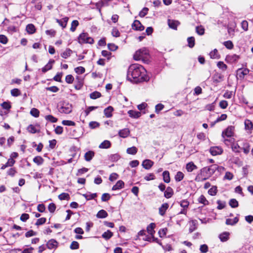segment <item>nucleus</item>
Returning <instances> with one entry per match:
<instances>
[{
	"mask_svg": "<svg viewBox=\"0 0 253 253\" xmlns=\"http://www.w3.org/2000/svg\"><path fill=\"white\" fill-rule=\"evenodd\" d=\"M204 170V168L202 169L199 173L197 174L195 178V180L197 181H203L207 179H208L209 177H210L209 174L208 173V171L206 172H203V170Z\"/></svg>",
	"mask_w": 253,
	"mask_h": 253,
	"instance_id": "nucleus-4",
	"label": "nucleus"
},
{
	"mask_svg": "<svg viewBox=\"0 0 253 253\" xmlns=\"http://www.w3.org/2000/svg\"><path fill=\"white\" fill-rule=\"evenodd\" d=\"M230 233L228 232H224L220 234L218 237L222 242H225L228 240L229 239Z\"/></svg>",
	"mask_w": 253,
	"mask_h": 253,
	"instance_id": "nucleus-12",
	"label": "nucleus"
},
{
	"mask_svg": "<svg viewBox=\"0 0 253 253\" xmlns=\"http://www.w3.org/2000/svg\"><path fill=\"white\" fill-rule=\"evenodd\" d=\"M163 180L166 183L170 182L169 173L168 171H165L163 173Z\"/></svg>",
	"mask_w": 253,
	"mask_h": 253,
	"instance_id": "nucleus-37",
	"label": "nucleus"
},
{
	"mask_svg": "<svg viewBox=\"0 0 253 253\" xmlns=\"http://www.w3.org/2000/svg\"><path fill=\"white\" fill-rule=\"evenodd\" d=\"M169 207V205L168 203H164L162 204L159 209V214L161 215H164Z\"/></svg>",
	"mask_w": 253,
	"mask_h": 253,
	"instance_id": "nucleus-16",
	"label": "nucleus"
},
{
	"mask_svg": "<svg viewBox=\"0 0 253 253\" xmlns=\"http://www.w3.org/2000/svg\"><path fill=\"white\" fill-rule=\"evenodd\" d=\"M46 219L45 217H42L37 220L36 225L39 226L43 224L46 222Z\"/></svg>",
	"mask_w": 253,
	"mask_h": 253,
	"instance_id": "nucleus-63",
	"label": "nucleus"
},
{
	"mask_svg": "<svg viewBox=\"0 0 253 253\" xmlns=\"http://www.w3.org/2000/svg\"><path fill=\"white\" fill-rule=\"evenodd\" d=\"M210 152L212 156H216L221 154L223 149L219 146H213L210 148Z\"/></svg>",
	"mask_w": 253,
	"mask_h": 253,
	"instance_id": "nucleus-8",
	"label": "nucleus"
},
{
	"mask_svg": "<svg viewBox=\"0 0 253 253\" xmlns=\"http://www.w3.org/2000/svg\"><path fill=\"white\" fill-rule=\"evenodd\" d=\"M114 109L112 106H109L105 108L104 110V113L105 116L107 118H110L112 116V112Z\"/></svg>",
	"mask_w": 253,
	"mask_h": 253,
	"instance_id": "nucleus-20",
	"label": "nucleus"
},
{
	"mask_svg": "<svg viewBox=\"0 0 253 253\" xmlns=\"http://www.w3.org/2000/svg\"><path fill=\"white\" fill-rule=\"evenodd\" d=\"M75 71L78 74H82L84 73L85 69L83 67H78L75 69Z\"/></svg>",
	"mask_w": 253,
	"mask_h": 253,
	"instance_id": "nucleus-59",
	"label": "nucleus"
},
{
	"mask_svg": "<svg viewBox=\"0 0 253 253\" xmlns=\"http://www.w3.org/2000/svg\"><path fill=\"white\" fill-rule=\"evenodd\" d=\"M58 198L60 200H69L70 199V196L68 193H62L58 196Z\"/></svg>",
	"mask_w": 253,
	"mask_h": 253,
	"instance_id": "nucleus-45",
	"label": "nucleus"
},
{
	"mask_svg": "<svg viewBox=\"0 0 253 253\" xmlns=\"http://www.w3.org/2000/svg\"><path fill=\"white\" fill-rule=\"evenodd\" d=\"M217 204H218L217 208L218 210L223 209L225 207V205H226V203L225 202H223L220 200H218L217 201Z\"/></svg>",
	"mask_w": 253,
	"mask_h": 253,
	"instance_id": "nucleus-60",
	"label": "nucleus"
},
{
	"mask_svg": "<svg viewBox=\"0 0 253 253\" xmlns=\"http://www.w3.org/2000/svg\"><path fill=\"white\" fill-rule=\"evenodd\" d=\"M27 130L29 132L32 133H35L38 131L36 126L33 125H29L27 127Z\"/></svg>",
	"mask_w": 253,
	"mask_h": 253,
	"instance_id": "nucleus-50",
	"label": "nucleus"
},
{
	"mask_svg": "<svg viewBox=\"0 0 253 253\" xmlns=\"http://www.w3.org/2000/svg\"><path fill=\"white\" fill-rule=\"evenodd\" d=\"M54 60L53 59H50L48 63L43 67L42 70L43 73H45L47 71L50 70L52 67V64L54 63Z\"/></svg>",
	"mask_w": 253,
	"mask_h": 253,
	"instance_id": "nucleus-17",
	"label": "nucleus"
},
{
	"mask_svg": "<svg viewBox=\"0 0 253 253\" xmlns=\"http://www.w3.org/2000/svg\"><path fill=\"white\" fill-rule=\"evenodd\" d=\"M72 104H71L69 103H66V102H64L62 104V105L61 106V107L59 109V111L61 113H65V114H69V113H71L72 112Z\"/></svg>",
	"mask_w": 253,
	"mask_h": 253,
	"instance_id": "nucleus-5",
	"label": "nucleus"
},
{
	"mask_svg": "<svg viewBox=\"0 0 253 253\" xmlns=\"http://www.w3.org/2000/svg\"><path fill=\"white\" fill-rule=\"evenodd\" d=\"M168 25L169 28L174 30L177 29V27L179 25L180 23L176 20L169 19L168 21Z\"/></svg>",
	"mask_w": 253,
	"mask_h": 253,
	"instance_id": "nucleus-14",
	"label": "nucleus"
},
{
	"mask_svg": "<svg viewBox=\"0 0 253 253\" xmlns=\"http://www.w3.org/2000/svg\"><path fill=\"white\" fill-rule=\"evenodd\" d=\"M30 114L34 117L37 118L39 116L40 112L37 109L33 108L31 110Z\"/></svg>",
	"mask_w": 253,
	"mask_h": 253,
	"instance_id": "nucleus-47",
	"label": "nucleus"
},
{
	"mask_svg": "<svg viewBox=\"0 0 253 253\" xmlns=\"http://www.w3.org/2000/svg\"><path fill=\"white\" fill-rule=\"evenodd\" d=\"M72 53V50H71L69 48H67L66 49V50L64 52H63L61 54V56H62V57H63L65 59H66L71 56Z\"/></svg>",
	"mask_w": 253,
	"mask_h": 253,
	"instance_id": "nucleus-38",
	"label": "nucleus"
},
{
	"mask_svg": "<svg viewBox=\"0 0 253 253\" xmlns=\"http://www.w3.org/2000/svg\"><path fill=\"white\" fill-rule=\"evenodd\" d=\"M45 119L46 120L51 123H56L57 121V119L51 115L45 116Z\"/></svg>",
	"mask_w": 253,
	"mask_h": 253,
	"instance_id": "nucleus-51",
	"label": "nucleus"
},
{
	"mask_svg": "<svg viewBox=\"0 0 253 253\" xmlns=\"http://www.w3.org/2000/svg\"><path fill=\"white\" fill-rule=\"evenodd\" d=\"M167 231L168 229L167 228L161 229L159 231V236L161 238L165 236L167 234Z\"/></svg>",
	"mask_w": 253,
	"mask_h": 253,
	"instance_id": "nucleus-61",
	"label": "nucleus"
},
{
	"mask_svg": "<svg viewBox=\"0 0 253 253\" xmlns=\"http://www.w3.org/2000/svg\"><path fill=\"white\" fill-rule=\"evenodd\" d=\"M68 20L69 18L68 17H65L62 19H56L55 20L60 26H61L63 28H65L67 26Z\"/></svg>",
	"mask_w": 253,
	"mask_h": 253,
	"instance_id": "nucleus-13",
	"label": "nucleus"
},
{
	"mask_svg": "<svg viewBox=\"0 0 253 253\" xmlns=\"http://www.w3.org/2000/svg\"><path fill=\"white\" fill-rule=\"evenodd\" d=\"M130 131L128 128H124L120 130L119 132V135L122 138H126L129 134Z\"/></svg>",
	"mask_w": 253,
	"mask_h": 253,
	"instance_id": "nucleus-21",
	"label": "nucleus"
},
{
	"mask_svg": "<svg viewBox=\"0 0 253 253\" xmlns=\"http://www.w3.org/2000/svg\"><path fill=\"white\" fill-rule=\"evenodd\" d=\"M111 145L110 141L106 140L99 145V148L100 149H107L110 147Z\"/></svg>",
	"mask_w": 253,
	"mask_h": 253,
	"instance_id": "nucleus-27",
	"label": "nucleus"
},
{
	"mask_svg": "<svg viewBox=\"0 0 253 253\" xmlns=\"http://www.w3.org/2000/svg\"><path fill=\"white\" fill-rule=\"evenodd\" d=\"M245 128L246 130H252L253 129V123L248 119H246L244 122Z\"/></svg>",
	"mask_w": 253,
	"mask_h": 253,
	"instance_id": "nucleus-29",
	"label": "nucleus"
},
{
	"mask_svg": "<svg viewBox=\"0 0 253 253\" xmlns=\"http://www.w3.org/2000/svg\"><path fill=\"white\" fill-rule=\"evenodd\" d=\"M223 141L226 146H229L230 145L231 146L232 145L233 142H234L235 139L232 137H227V138L224 137V138H223Z\"/></svg>",
	"mask_w": 253,
	"mask_h": 253,
	"instance_id": "nucleus-30",
	"label": "nucleus"
},
{
	"mask_svg": "<svg viewBox=\"0 0 253 253\" xmlns=\"http://www.w3.org/2000/svg\"><path fill=\"white\" fill-rule=\"evenodd\" d=\"M148 56V50L146 48L144 47L137 50L135 52L133 55V58L135 60H142L145 61L147 59Z\"/></svg>",
	"mask_w": 253,
	"mask_h": 253,
	"instance_id": "nucleus-2",
	"label": "nucleus"
},
{
	"mask_svg": "<svg viewBox=\"0 0 253 253\" xmlns=\"http://www.w3.org/2000/svg\"><path fill=\"white\" fill-rule=\"evenodd\" d=\"M11 94L13 96H18L20 95V91L17 88L11 90Z\"/></svg>",
	"mask_w": 253,
	"mask_h": 253,
	"instance_id": "nucleus-64",
	"label": "nucleus"
},
{
	"mask_svg": "<svg viewBox=\"0 0 253 253\" xmlns=\"http://www.w3.org/2000/svg\"><path fill=\"white\" fill-rule=\"evenodd\" d=\"M217 192V187L215 186H212L208 191V193L211 196H214Z\"/></svg>",
	"mask_w": 253,
	"mask_h": 253,
	"instance_id": "nucleus-44",
	"label": "nucleus"
},
{
	"mask_svg": "<svg viewBox=\"0 0 253 253\" xmlns=\"http://www.w3.org/2000/svg\"><path fill=\"white\" fill-rule=\"evenodd\" d=\"M26 30L29 34H33L36 32V28L33 24H29L27 25Z\"/></svg>",
	"mask_w": 253,
	"mask_h": 253,
	"instance_id": "nucleus-26",
	"label": "nucleus"
},
{
	"mask_svg": "<svg viewBox=\"0 0 253 253\" xmlns=\"http://www.w3.org/2000/svg\"><path fill=\"white\" fill-rule=\"evenodd\" d=\"M173 189L170 187H168L166 189V190L165 191L164 196L166 198L168 199V198L171 197V196L173 195Z\"/></svg>",
	"mask_w": 253,
	"mask_h": 253,
	"instance_id": "nucleus-24",
	"label": "nucleus"
},
{
	"mask_svg": "<svg viewBox=\"0 0 253 253\" xmlns=\"http://www.w3.org/2000/svg\"><path fill=\"white\" fill-rule=\"evenodd\" d=\"M234 127L232 126H228L226 129L222 131V137H232L234 135Z\"/></svg>",
	"mask_w": 253,
	"mask_h": 253,
	"instance_id": "nucleus-6",
	"label": "nucleus"
},
{
	"mask_svg": "<svg viewBox=\"0 0 253 253\" xmlns=\"http://www.w3.org/2000/svg\"><path fill=\"white\" fill-rule=\"evenodd\" d=\"M132 27L133 29L140 31H143L144 29V27L141 24L139 21L137 20L133 22L132 24Z\"/></svg>",
	"mask_w": 253,
	"mask_h": 253,
	"instance_id": "nucleus-9",
	"label": "nucleus"
},
{
	"mask_svg": "<svg viewBox=\"0 0 253 253\" xmlns=\"http://www.w3.org/2000/svg\"><path fill=\"white\" fill-rule=\"evenodd\" d=\"M127 79L131 83H137L149 80L146 75V70L141 65L134 64L131 65L127 70Z\"/></svg>",
	"mask_w": 253,
	"mask_h": 253,
	"instance_id": "nucleus-1",
	"label": "nucleus"
},
{
	"mask_svg": "<svg viewBox=\"0 0 253 253\" xmlns=\"http://www.w3.org/2000/svg\"><path fill=\"white\" fill-rule=\"evenodd\" d=\"M57 242L54 239H51L49 240L46 244V247H47V248L50 250L56 248L57 247Z\"/></svg>",
	"mask_w": 253,
	"mask_h": 253,
	"instance_id": "nucleus-15",
	"label": "nucleus"
},
{
	"mask_svg": "<svg viewBox=\"0 0 253 253\" xmlns=\"http://www.w3.org/2000/svg\"><path fill=\"white\" fill-rule=\"evenodd\" d=\"M137 152V149L136 147L133 146L128 148L126 150L127 153L131 155H135Z\"/></svg>",
	"mask_w": 253,
	"mask_h": 253,
	"instance_id": "nucleus-40",
	"label": "nucleus"
},
{
	"mask_svg": "<svg viewBox=\"0 0 253 253\" xmlns=\"http://www.w3.org/2000/svg\"><path fill=\"white\" fill-rule=\"evenodd\" d=\"M79 24V23L78 21L76 20H73L71 23V27L70 28L71 31L74 32L76 30V28L78 27Z\"/></svg>",
	"mask_w": 253,
	"mask_h": 253,
	"instance_id": "nucleus-46",
	"label": "nucleus"
},
{
	"mask_svg": "<svg viewBox=\"0 0 253 253\" xmlns=\"http://www.w3.org/2000/svg\"><path fill=\"white\" fill-rule=\"evenodd\" d=\"M90 97L92 99H96L98 98H99L101 96V94L100 92L95 91L90 94Z\"/></svg>",
	"mask_w": 253,
	"mask_h": 253,
	"instance_id": "nucleus-39",
	"label": "nucleus"
},
{
	"mask_svg": "<svg viewBox=\"0 0 253 253\" xmlns=\"http://www.w3.org/2000/svg\"><path fill=\"white\" fill-rule=\"evenodd\" d=\"M198 202L200 203L204 204V205H207L209 203L208 201L206 199L204 195H201V196L198 199Z\"/></svg>",
	"mask_w": 253,
	"mask_h": 253,
	"instance_id": "nucleus-49",
	"label": "nucleus"
},
{
	"mask_svg": "<svg viewBox=\"0 0 253 253\" xmlns=\"http://www.w3.org/2000/svg\"><path fill=\"white\" fill-rule=\"evenodd\" d=\"M62 124L65 126H75L76 124L74 122L69 120H63Z\"/></svg>",
	"mask_w": 253,
	"mask_h": 253,
	"instance_id": "nucleus-55",
	"label": "nucleus"
},
{
	"mask_svg": "<svg viewBox=\"0 0 253 253\" xmlns=\"http://www.w3.org/2000/svg\"><path fill=\"white\" fill-rule=\"evenodd\" d=\"M217 66L222 71H225L227 68V65L222 61H219L217 63Z\"/></svg>",
	"mask_w": 253,
	"mask_h": 253,
	"instance_id": "nucleus-48",
	"label": "nucleus"
},
{
	"mask_svg": "<svg viewBox=\"0 0 253 253\" xmlns=\"http://www.w3.org/2000/svg\"><path fill=\"white\" fill-rule=\"evenodd\" d=\"M210 55L212 59H219L220 58V55L216 49H214L213 50L211 51L210 53Z\"/></svg>",
	"mask_w": 253,
	"mask_h": 253,
	"instance_id": "nucleus-36",
	"label": "nucleus"
},
{
	"mask_svg": "<svg viewBox=\"0 0 253 253\" xmlns=\"http://www.w3.org/2000/svg\"><path fill=\"white\" fill-rule=\"evenodd\" d=\"M98 107L97 106H89L84 111L85 116H87L88 115L89 113L92 111L97 109Z\"/></svg>",
	"mask_w": 253,
	"mask_h": 253,
	"instance_id": "nucleus-54",
	"label": "nucleus"
},
{
	"mask_svg": "<svg viewBox=\"0 0 253 253\" xmlns=\"http://www.w3.org/2000/svg\"><path fill=\"white\" fill-rule=\"evenodd\" d=\"M33 161L38 165H41L43 163V159L41 156H37L34 158Z\"/></svg>",
	"mask_w": 253,
	"mask_h": 253,
	"instance_id": "nucleus-43",
	"label": "nucleus"
},
{
	"mask_svg": "<svg viewBox=\"0 0 253 253\" xmlns=\"http://www.w3.org/2000/svg\"><path fill=\"white\" fill-rule=\"evenodd\" d=\"M187 42L188 43V46L189 47H193L195 45V38L193 37H190L188 38Z\"/></svg>",
	"mask_w": 253,
	"mask_h": 253,
	"instance_id": "nucleus-41",
	"label": "nucleus"
},
{
	"mask_svg": "<svg viewBox=\"0 0 253 253\" xmlns=\"http://www.w3.org/2000/svg\"><path fill=\"white\" fill-rule=\"evenodd\" d=\"M228 105V102L226 100H221L219 103V107L223 109H226Z\"/></svg>",
	"mask_w": 253,
	"mask_h": 253,
	"instance_id": "nucleus-57",
	"label": "nucleus"
},
{
	"mask_svg": "<svg viewBox=\"0 0 253 253\" xmlns=\"http://www.w3.org/2000/svg\"><path fill=\"white\" fill-rule=\"evenodd\" d=\"M250 70L247 68H240L237 70V75L240 78H244L245 75L249 74Z\"/></svg>",
	"mask_w": 253,
	"mask_h": 253,
	"instance_id": "nucleus-10",
	"label": "nucleus"
},
{
	"mask_svg": "<svg viewBox=\"0 0 253 253\" xmlns=\"http://www.w3.org/2000/svg\"><path fill=\"white\" fill-rule=\"evenodd\" d=\"M120 157L119 155L117 154H113L109 156V160L112 162H116L119 159Z\"/></svg>",
	"mask_w": 253,
	"mask_h": 253,
	"instance_id": "nucleus-56",
	"label": "nucleus"
},
{
	"mask_svg": "<svg viewBox=\"0 0 253 253\" xmlns=\"http://www.w3.org/2000/svg\"><path fill=\"white\" fill-rule=\"evenodd\" d=\"M223 44L228 49H231L233 47V44L230 41L224 42Z\"/></svg>",
	"mask_w": 253,
	"mask_h": 253,
	"instance_id": "nucleus-58",
	"label": "nucleus"
},
{
	"mask_svg": "<svg viewBox=\"0 0 253 253\" xmlns=\"http://www.w3.org/2000/svg\"><path fill=\"white\" fill-rule=\"evenodd\" d=\"M128 114L129 117H130L131 118H134V119L138 118L141 115L140 112L136 111H134V110L128 111Z\"/></svg>",
	"mask_w": 253,
	"mask_h": 253,
	"instance_id": "nucleus-22",
	"label": "nucleus"
},
{
	"mask_svg": "<svg viewBox=\"0 0 253 253\" xmlns=\"http://www.w3.org/2000/svg\"><path fill=\"white\" fill-rule=\"evenodd\" d=\"M197 168L193 162H190L186 165V169L188 172H191Z\"/></svg>",
	"mask_w": 253,
	"mask_h": 253,
	"instance_id": "nucleus-33",
	"label": "nucleus"
},
{
	"mask_svg": "<svg viewBox=\"0 0 253 253\" xmlns=\"http://www.w3.org/2000/svg\"><path fill=\"white\" fill-rule=\"evenodd\" d=\"M95 153L92 151H88L84 154V159L86 161L89 162L94 156Z\"/></svg>",
	"mask_w": 253,
	"mask_h": 253,
	"instance_id": "nucleus-19",
	"label": "nucleus"
},
{
	"mask_svg": "<svg viewBox=\"0 0 253 253\" xmlns=\"http://www.w3.org/2000/svg\"><path fill=\"white\" fill-rule=\"evenodd\" d=\"M83 196L86 199V200H90L94 199L97 197L96 193L91 194L89 192L83 194Z\"/></svg>",
	"mask_w": 253,
	"mask_h": 253,
	"instance_id": "nucleus-32",
	"label": "nucleus"
},
{
	"mask_svg": "<svg viewBox=\"0 0 253 253\" xmlns=\"http://www.w3.org/2000/svg\"><path fill=\"white\" fill-rule=\"evenodd\" d=\"M78 42L81 44L84 43L92 44L94 40L91 37H89L87 33H82L78 37Z\"/></svg>",
	"mask_w": 253,
	"mask_h": 253,
	"instance_id": "nucleus-3",
	"label": "nucleus"
},
{
	"mask_svg": "<svg viewBox=\"0 0 253 253\" xmlns=\"http://www.w3.org/2000/svg\"><path fill=\"white\" fill-rule=\"evenodd\" d=\"M155 227L156 224L154 223H151L147 227V231L148 233L152 236H153L155 232L154 231Z\"/></svg>",
	"mask_w": 253,
	"mask_h": 253,
	"instance_id": "nucleus-23",
	"label": "nucleus"
},
{
	"mask_svg": "<svg viewBox=\"0 0 253 253\" xmlns=\"http://www.w3.org/2000/svg\"><path fill=\"white\" fill-rule=\"evenodd\" d=\"M70 249L72 250H77L79 248V244L77 241H73L70 245Z\"/></svg>",
	"mask_w": 253,
	"mask_h": 253,
	"instance_id": "nucleus-62",
	"label": "nucleus"
},
{
	"mask_svg": "<svg viewBox=\"0 0 253 253\" xmlns=\"http://www.w3.org/2000/svg\"><path fill=\"white\" fill-rule=\"evenodd\" d=\"M108 216L107 212L104 210L99 211L96 214L97 218H105Z\"/></svg>",
	"mask_w": 253,
	"mask_h": 253,
	"instance_id": "nucleus-35",
	"label": "nucleus"
},
{
	"mask_svg": "<svg viewBox=\"0 0 253 253\" xmlns=\"http://www.w3.org/2000/svg\"><path fill=\"white\" fill-rule=\"evenodd\" d=\"M184 177L183 173L181 171H178L177 172L175 176V180L177 181H180L183 179Z\"/></svg>",
	"mask_w": 253,
	"mask_h": 253,
	"instance_id": "nucleus-53",
	"label": "nucleus"
},
{
	"mask_svg": "<svg viewBox=\"0 0 253 253\" xmlns=\"http://www.w3.org/2000/svg\"><path fill=\"white\" fill-rule=\"evenodd\" d=\"M15 160H14V159H13L12 158H9L8 160L7 163L5 164H4L1 166V169H4L7 167H11L15 164Z\"/></svg>",
	"mask_w": 253,
	"mask_h": 253,
	"instance_id": "nucleus-28",
	"label": "nucleus"
},
{
	"mask_svg": "<svg viewBox=\"0 0 253 253\" xmlns=\"http://www.w3.org/2000/svg\"><path fill=\"white\" fill-rule=\"evenodd\" d=\"M154 162L149 160L146 159L143 161L142 166L146 169H149L153 165Z\"/></svg>",
	"mask_w": 253,
	"mask_h": 253,
	"instance_id": "nucleus-11",
	"label": "nucleus"
},
{
	"mask_svg": "<svg viewBox=\"0 0 253 253\" xmlns=\"http://www.w3.org/2000/svg\"><path fill=\"white\" fill-rule=\"evenodd\" d=\"M113 235V233L110 230H107L102 235V238L106 240L110 239Z\"/></svg>",
	"mask_w": 253,
	"mask_h": 253,
	"instance_id": "nucleus-34",
	"label": "nucleus"
},
{
	"mask_svg": "<svg viewBox=\"0 0 253 253\" xmlns=\"http://www.w3.org/2000/svg\"><path fill=\"white\" fill-rule=\"evenodd\" d=\"M124 182L122 180H119L112 187L113 190L121 189L124 187Z\"/></svg>",
	"mask_w": 253,
	"mask_h": 253,
	"instance_id": "nucleus-25",
	"label": "nucleus"
},
{
	"mask_svg": "<svg viewBox=\"0 0 253 253\" xmlns=\"http://www.w3.org/2000/svg\"><path fill=\"white\" fill-rule=\"evenodd\" d=\"M189 223L190 227L189 229V231L190 233H192L196 229L198 221L196 220H192L190 221Z\"/></svg>",
	"mask_w": 253,
	"mask_h": 253,
	"instance_id": "nucleus-18",
	"label": "nucleus"
},
{
	"mask_svg": "<svg viewBox=\"0 0 253 253\" xmlns=\"http://www.w3.org/2000/svg\"><path fill=\"white\" fill-rule=\"evenodd\" d=\"M229 205L233 208H235L238 207V202L235 199H232L230 200L229 203Z\"/></svg>",
	"mask_w": 253,
	"mask_h": 253,
	"instance_id": "nucleus-52",
	"label": "nucleus"
},
{
	"mask_svg": "<svg viewBox=\"0 0 253 253\" xmlns=\"http://www.w3.org/2000/svg\"><path fill=\"white\" fill-rule=\"evenodd\" d=\"M196 32L199 35H203L205 33V29L202 26H199L196 28Z\"/></svg>",
	"mask_w": 253,
	"mask_h": 253,
	"instance_id": "nucleus-42",
	"label": "nucleus"
},
{
	"mask_svg": "<svg viewBox=\"0 0 253 253\" xmlns=\"http://www.w3.org/2000/svg\"><path fill=\"white\" fill-rule=\"evenodd\" d=\"M217 169L218 166L217 165H212L209 167H204L203 172L208 171L211 177Z\"/></svg>",
	"mask_w": 253,
	"mask_h": 253,
	"instance_id": "nucleus-7",
	"label": "nucleus"
},
{
	"mask_svg": "<svg viewBox=\"0 0 253 253\" xmlns=\"http://www.w3.org/2000/svg\"><path fill=\"white\" fill-rule=\"evenodd\" d=\"M239 221V218L237 217H235L233 219L230 218H227L226 220V224L229 225H234Z\"/></svg>",
	"mask_w": 253,
	"mask_h": 253,
	"instance_id": "nucleus-31",
	"label": "nucleus"
}]
</instances>
